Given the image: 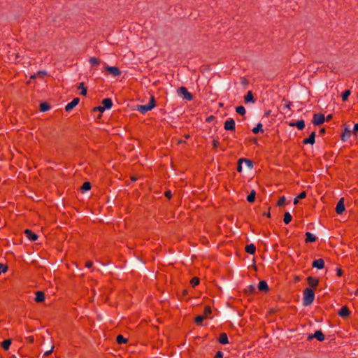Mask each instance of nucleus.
Instances as JSON below:
<instances>
[{
    "mask_svg": "<svg viewBox=\"0 0 358 358\" xmlns=\"http://www.w3.org/2000/svg\"><path fill=\"white\" fill-rule=\"evenodd\" d=\"M315 299V294L313 289L310 288H306L303 290V303L304 306H307L310 305Z\"/></svg>",
    "mask_w": 358,
    "mask_h": 358,
    "instance_id": "obj_1",
    "label": "nucleus"
},
{
    "mask_svg": "<svg viewBox=\"0 0 358 358\" xmlns=\"http://www.w3.org/2000/svg\"><path fill=\"white\" fill-rule=\"evenodd\" d=\"M155 106V100L154 96H151L149 103L146 105H141L138 106V110L142 113H145L146 112L152 110Z\"/></svg>",
    "mask_w": 358,
    "mask_h": 358,
    "instance_id": "obj_2",
    "label": "nucleus"
},
{
    "mask_svg": "<svg viewBox=\"0 0 358 358\" xmlns=\"http://www.w3.org/2000/svg\"><path fill=\"white\" fill-rule=\"evenodd\" d=\"M105 70L107 73L113 76H119L121 75V71L117 66H109L105 64Z\"/></svg>",
    "mask_w": 358,
    "mask_h": 358,
    "instance_id": "obj_3",
    "label": "nucleus"
},
{
    "mask_svg": "<svg viewBox=\"0 0 358 358\" xmlns=\"http://www.w3.org/2000/svg\"><path fill=\"white\" fill-rule=\"evenodd\" d=\"M178 93L179 94H182L184 98L187 101H191L193 99V96L191 93H189L187 88L185 87H180L178 90Z\"/></svg>",
    "mask_w": 358,
    "mask_h": 358,
    "instance_id": "obj_4",
    "label": "nucleus"
},
{
    "mask_svg": "<svg viewBox=\"0 0 358 358\" xmlns=\"http://www.w3.org/2000/svg\"><path fill=\"white\" fill-rule=\"evenodd\" d=\"M325 120V117L322 113H316L313 115V123L315 125L322 124Z\"/></svg>",
    "mask_w": 358,
    "mask_h": 358,
    "instance_id": "obj_5",
    "label": "nucleus"
},
{
    "mask_svg": "<svg viewBox=\"0 0 358 358\" xmlns=\"http://www.w3.org/2000/svg\"><path fill=\"white\" fill-rule=\"evenodd\" d=\"M344 198H341L336 206V212L337 214H342L345 211Z\"/></svg>",
    "mask_w": 358,
    "mask_h": 358,
    "instance_id": "obj_6",
    "label": "nucleus"
},
{
    "mask_svg": "<svg viewBox=\"0 0 358 358\" xmlns=\"http://www.w3.org/2000/svg\"><path fill=\"white\" fill-rule=\"evenodd\" d=\"M224 128L227 131L235 130V121L233 119H229L225 121Z\"/></svg>",
    "mask_w": 358,
    "mask_h": 358,
    "instance_id": "obj_7",
    "label": "nucleus"
},
{
    "mask_svg": "<svg viewBox=\"0 0 358 358\" xmlns=\"http://www.w3.org/2000/svg\"><path fill=\"white\" fill-rule=\"evenodd\" d=\"M80 101L79 98H74L70 103L65 106V110L69 112Z\"/></svg>",
    "mask_w": 358,
    "mask_h": 358,
    "instance_id": "obj_8",
    "label": "nucleus"
},
{
    "mask_svg": "<svg viewBox=\"0 0 358 358\" xmlns=\"http://www.w3.org/2000/svg\"><path fill=\"white\" fill-rule=\"evenodd\" d=\"M313 338H317L319 341H323L325 336L321 331H316L313 335L308 336V340H311Z\"/></svg>",
    "mask_w": 358,
    "mask_h": 358,
    "instance_id": "obj_9",
    "label": "nucleus"
},
{
    "mask_svg": "<svg viewBox=\"0 0 358 358\" xmlns=\"http://www.w3.org/2000/svg\"><path fill=\"white\" fill-rule=\"evenodd\" d=\"M307 282L310 287L315 288L319 284V279L315 277L309 276L307 278Z\"/></svg>",
    "mask_w": 358,
    "mask_h": 358,
    "instance_id": "obj_10",
    "label": "nucleus"
},
{
    "mask_svg": "<svg viewBox=\"0 0 358 358\" xmlns=\"http://www.w3.org/2000/svg\"><path fill=\"white\" fill-rule=\"evenodd\" d=\"M338 315L342 317H348L350 315V312L348 306H343L338 313Z\"/></svg>",
    "mask_w": 358,
    "mask_h": 358,
    "instance_id": "obj_11",
    "label": "nucleus"
},
{
    "mask_svg": "<svg viewBox=\"0 0 358 358\" xmlns=\"http://www.w3.org/2000/svg\"><path fill=\"white\" fill-rule=\"evenodd\" d=\"M24 234H26V236L31 241H34L38 239V236L32 232L30 229H25Z\"/></svg>",
    "mask_w": 358,
    "mask_h": 358,
    "instance_id": "obj_12",
    "label": "nucleus"
},
{
    "mask_svg": "<svg viewBox=\"0 0 358 358\" xmlns=\"http://www.w3.org/2000/svg\"><path fill=\"white\" fill-rule=\"evenodd\" d=\"M312 266L322 269L324 267V261L322 259H318L313 262Z\"/></svg>",
    "mask_w": 358,
    "mask_h": 358,
    "instance_id": "obj_13",
    "label": "nucleus"
},
{
    "mask_svg": "<svg viewBox=\"0 0 358 358\" xmlns=\"http://www.w3.org/2000/svg\"><path fill=\"white\" fill-rule=\"evenodd\" d=\"M45 294L43 292L37 291L36 292V297H35L36 302H37V303L43 302L45 301Z\"/></svg>",
    "mask_w": 358,
    "mask_h": 358,
    "instance_id": "obj_14",
    "label": "nucleus"
},
{
    "mask_svg": "<svg viewBox=\"0 0 358 358\" xmlns=\"http://www.w3.org/2000/svg\"><path fill=\"white\" fill-rule=\"evenodd\" d=\"M315 132L313 131L308 138L303 141V144H313L315 143Z\"/></svg>",
    "mask_w": 358,
    "mask_h": 358,
    "instance_id": "obj_15",
    "label": "nucleus"
},
{
    "mask_svg": "<svg viewBox=\"0 0 358 358\" xmlns=\"http://www.w3.org/2000/svg\"><path fill=\"white\" fill-rule=\"evenodd\" d=\"M258 289L262 292H268V286L265 280H261L258 285Z\"/></svg>",
    "mask_w": 358,
    "mask_h": 358,
    "instance_id": "obj_16",
    "label": "nucleus"
},
{
    "mask_svg": "<svg viewBox=\"0 0 358 358\" xmlns=\"http://www.w3.org/2000/svg\"><path fill=\"white\" fill-rule=\"evenodd\" d=\"M316 239L317 238L314 234H311L310 232L306 233V243H313L316 241Z\"/></svg>",
    "mask_w": 358,
    "mask_h": 358,
    "instance_id": "obj_17",
    "label": "nucleus"
},
{
    "mask_svg": "<svg viewBox=\"0 0 358 358\" xmlns=\"http://www.w3.org/2000/svg\"><path fill=\"white\" fill-rule=\"evenodd\" d=\"M101 104L102 106L104 107V108H107V109H109L112 107L113 106V102H112V100L109 98H106V99H104L102 100L101 101Z\"/></svg>",
    "mask_w": 358,
    "mask_h": 358,
    "instance_id": "obj_18",
    "label": "nucleus"
},
{
    "mask_svg": "<svg viewBox=\"0 0 358 358\" xmlns=\"http://www.w3.org/2000/svg\"><path fill=\"white\" fill-rule=\"evenodd\" d=\"M291 127H296L298 129L302 130L305 127V122L303 120H299L296 122L290 123Z\"/></svg>",
    "mask_w": 358,
    "mask_h": 358,
    "instance_id": "obj_19",
    "label": "nucleus"
},
{
    "mask_svg": "<svg viewBox=\"0 0 358 358\" xmlns=\"http://www.w3.org/2000/svg\"><path fill=\"white\" fill-rule=\"evenodd\" d=\"M219 343L223 345L227 344L229 343L228 337L227 334L222 333L220 334L218 338Z\"/></svg>",
    "mask_w": 358,
    "mask_h": 358,
    "instance_id": "obj_20",
    "label": "nucleus"
},
{
    "mask_svg": "<svg viewBox=\"0 0 358 358\" xmlns=\"http://www.w3.org/2000/svg\"><path fill=\"white\" fill-rule=\"evenodd\" d=\"M245 250L247 253L253 255L255 252L256 248L254 244L251 243L245 246Z\"/></svg>",
    "mask_w": 358,
    "mask_h": 358,
    "instance_id": "obj_21",
    "label": "nucleus"
},
{
    "mask_svg": "<svg viewBox=\"0 0 358 358\" xmlns=\"http://www.w3.org/2000/svg\"><path fill=\"white\" fill-rule=\"evenodd\" d=\"M244 100H245V103H248V102L254 103L255 102V99H254V96H253V94H252V91L250 90L248 92L247 94L244 97Z\"/></svg>",
    "mask_w": 358,
    "mask_h": 358,
    "instance_id": "obj_22",
    "label": "nucleus"
},
{
    "mask_svg": "<svg viewBox=\"0 0 358 358\" xmlns=\"http://www.w3.org/2000/svg\"><path fill=\"white\" fill-rule=\"evenodd\" d=\"M10 344H11V340L6 339L1 343V347L4 350H8L10 348Z\"/></svg>",
    "mask_w": 358,
    "mask_h": 358,
    "instance_id": "obj_23",
    "label": "nucleus"
},
{
    "mask_svg": "<svg viewBox=\"0 0 358 358\" xmlns=\"http://www.w3.org/2000/svg\"><path fill=\"white\" fill-rule=\"evenodd\" d=\"M256 192L255 190H252L250 194L247 196V201L249 203H252L255 200Z\"/></svg>",
    "mask_w": 358,
    "mask_h": 358,
    "instance_id": "obj_24",
    "label": "nucleus"
},
{
    "mask_svg": "<svg viewBox=\"0 0 358 358\" xmlns=\"http://www.w3.org/2000/svg\"><path fill=\"white\" fill-rule=\"evenodd\" d=\"M89 62L92 66H99L101 62L99 59L94 57H91L90 59Z\"/></svg>",
    "mask_w": 358,
    "mask_h": 358,
    "instance_id": "obj_25",
    "label": "nucleus"
},
{
    "mask_svg": "<svg viewBox=\"0 0 358 358\" xmlns=\"http://www.w3.org/2000/svg\"><path fill=\"white\" fill-rule=\"evenodd\" d=\"M78 90H80L81 92L80 94L83 96H85L87 94V87H85L84 83H80L79 85L78 86Z\"/></svg>",
    "mask_w": 358,
    "mask_h": 358,
    "instance_id": "obj_26",
    "label": "nucleus"
},
{
    "mask_svg": "<svg viewBox=\"0 0 358 358\" xmlns=\"http://www.w3.org/2000/svg\"><path fill=\"white\" fill-rule=\"evenodd\" d=\"M292 218L291 214L287 212L284 214L283 221L286 224H288L292 221Z\"/></svg>",
    "mask_w": 358,
    "mask_h": 358,
    "instance_id": "obj_27",
    "label": "nucleus"
},
{
    "mask_svg": "<svg viewBox=\"0 0 358 358\" xmlns=\"http://www.w3.org/2000/svg\"><path fill=\"white\" fill-rule=\"evenodd\" d=\"M50 105L49 103L46 102L41 103L40 104V110L42 112H45L50 109Z\"/></svg>",
    "mask_w": 358,
    "mask_h": 358,
    "instance_id": "obj_28",
    "label": "nucleus"
},
{
    "mask_svg": "<svg viewBox=\"0 0 358 358\" xmlns=\"http://www.w3.org/2000/svg\"><path fill=\"white\" fill-rule=\"evenodd\" d=\"M116 341L118 344H122L126 343L127 342V339L124 338L122 335L120 334L116 337Z\"/></svg>",
    "mask_w": 358,
    "mask_h": 358,
    "instance_id": "obj_29",
    "label": "nucleus"
},
{
    "mask_svg": "<svg viewBox=\"0 0 358 358\" xmlns=\"http://www.w3.org/2000/svg\"><path fill=\"white\" fill-rule=\"evenodd\" d=\"M252 132L254 134H257L259 131L264 132V130L262 129V124L258 123L255 127L252 129Z\"/></svg>",
    "mask_w": 358,
    "mask_h": 358,
    "instance_id": "obj_30",
    "label": "nucleus"
},
{
    "mask_svg": "<svg viewBox=\"0 0 358 358\" xmlns=\"http://www.w3.org/2000/svg\"><path fill=\"white\" fill-rule=\"evenodd\" d=\"M236 112L239 115H244L245 114V108L243 106H237Z\"/></svg>",
    "mask_w": 358,
    "mask_h": 358,
    "instance_id": "obj_31",
    "label": "nucleus"
},
{
    "mask_svg": "<svg viewBox=\"0 0 358 358\" xmlns=\"http://www.w3.org/2000/svg\"><path fill=\"white\" fill-rule=\"evenodd\" d=\"M212 313L211 308L210 306H206L204 308L203 310V316H205V318L209 316Z\"/></svg>",
    "mask_w": 358,
    "mask_h": 358,
    "instance_id": "obj_32",
    "label": "nucleus"
},
{
    "mask_svg": "<svg viewBox=\"0 0 358 358\" xmlns=\"http://www.w3.org/2000/svg\"><path fill=\"white\" fill-rule=\"evenodd\" d=\"M199 282H200V280L199 278L197 277H194L192 278V280H190V284L192 285V286L193 287H194L195 286L198 285L199 284Z\"/></svg>",
    "mask_w": 358,
    "mask_h": 358,
    "instance_id": "obj_33",
    "label": "nucleus"
},
{
    "mask_svg": "<svg viewBox=\"0 0 358 358\" xmlns=\"http://www.w3.org/2000/svg\"><path fill=\"white\" fill-rule=\"evenodd\" d=\"M91 189V184L90 182H85L81 187L83 191H87Z\"/></svg>",
    "mask_w": 358,
    "mask_h": 358,
    "instance_id": "obj_34",
    "label": "nucleus"
},
{
    "mask_svg": "<svg viewBox=\"0 0 358 358\" xmlns=\"http://www.w3.org/2000/svg\"><path fill=\"white\" fill-rule=\"evenodd\" d=\"M255 290L256 289L253 285H249L247 288L245 289V292L247 294H253Z\"/></svg>",
    "mask_w": 358,
    "mask_h": 358,
    "instance_id": "obj_35",
    "label": "nucleus"
},
{
    "mask_svg": "<svg viewBox=\"0 0 358 358\" xmlns=\"http://www.w3.org/2000/svg\"><path fill=\"white\" fill-rule=\"evenodd\" d=\"M205 319V316L203 315H198L195 317L194 322L197 324L201 325L203 320Z\"/></svg>",
    "mask_w": 358,
    "mask_h": 358,
    "instance_id": "obj_36",
    "label": "nucleus"
},
{
    "mask_svg": "<svg viewBox=\"0 0 358 358\" xmlns=\"http://www.w3.org/2000/svg\"><path fill=\"white\" fill-rule=\"evenodd\" d=\"M350 95V90H345L343 94H342V100L343 101H345L348 96Z\"/></svg>",
    "mask_w": 358,
    "mask_h": 358,
    "instance_id": "obj_37",
    "label": "nucleus"
},
{
    "mask_svg": "<svg viewBox=\"0 0 358 358\" xmlns=\"http://www.w3.org/2000/svg\"><path fill=\"white\" fill-rule=\"evenodd\" d=\"M243 161H244V162H247V163H248V164H250V163H251V162H250V160H248V159H240L238 160V168H237V171H238V172H241V171L242 167H241V162H243Z\"/></svg>",
    "mask_w": 358,
    "mask_h": 358,
    "instance_id": "obj_38",
    "label": "nucleus"
},
{
    "mask_svg": "<svg viewBox=\"0 0 358 358\" xmlns=\"http://www.w3.org/2000/svg\"><path fill=\"white\" fill-rule=\"evenodd\" d=\"M285 196H281L278 202H277V205L278 206H282L284 203H285Z\"/></svg>",
    "mask_w": 358,
    "mask_h": 358,
    "instance_id": "obj_39",
    "label": "nucleus"
},
{
    "mask_svg": "<svg viewBox=\"0 0 358 358\" xmlns=\"http://www.w3.org/2000/svg\"><path fill=\"white\" fill-rule=\"evenodd\" d=\"M8 270V267L0 263V274L5 273Z\"/></svg>",
    "mask_w": 358,
    "mask_h": 358,
    "instance_id": "obj_40",
    "label": "nucleus"
},
{
    "mask_svg": "<svg viewBox=\"0 0 358 358\" xmlns=\"http://www.w3.org/2000/svg\"><path fill=\"white\" fill-rule=\"evenodd\" d=\"M93 110L94 111H99L101 113H103L104 110H105V108L103 106H98V107H94L93 108Z\"/></svg>",
    "mask_w": 358,
    "mask_h": 358,
    "instance_id": "obj_41",
    "label": "nucleus"
},
{
    "mask_svg": "<svg viewBox=\"0 0 358 358\" xmlns=\"http://www.w3.org/2000/svg\"><path fill=\"white\" fill-rule=\"evenodd\" d=\"M350 136V131L345 129V133L343 134V140H345V138H349Z\"/></svg>",
    "mask_w": 358,
    "mask_h": 358,
    "instance_id": "obj_42",
    "label": "nucleus"
},
{
    "mask_svg": "<svg viewBox=\"0 0 358 358\" xmlns=\"http://www.w3.org/2000/svg\"><path fill=\"white\" fill-rule=\"evenodd\" d=\"M25 339H26V341L29 343H33L34 341V338L32 336H27L25 338Z\"/></svg>",
    "mask_w": 358,
    "mask_h": 358,
    "instance_id": "obj_43",
    "label": "nucleus"
},
{
    "mask_svg": "<svg viewBox=\"0 0 358 358\" xmlns=\"http://www.w3.org/2000/svg\"><path fill=\"white\" fill-rule=\"evenodd\" d=\"M306 192L303 191L296 197L299 199H302L306 198Z\"/></svg>",
    "mask_w": 358,
    "mask_h": 358,
    "instance_id": "obj_44",
    "label": "nucleus"
},
{
    "mask_svg": "<svg viewBox=\"0 0 358 358\" xmlns=\"http://www.w3.org/2000/svg\"><path fill=\"white\" fill-rule=\"evenodd\" d=\"M220 145V143L217 140L214 139L213 141V146L214 149H217Z\"/></svg>",
    "mask_w": 358,
    "mask_h": 358,
    "instance_id": "obj_45",
    "label": "nucleus"
},
{
    "mask_svg": "<svg viewBox=\"0 0 358 358\" xmlns=\"http://www.w3.org/2000/svg\"><path fill=\"white\" fill-rule=\"evenodd\" d=\"M223 352L221 351H217L214 357V358H222Z\"/></svg>",
    "mask_w": 358,
    "mask_h": 358,
    "instance_id": "obj_46",
    "label": "nucleus"
},
{
    "mask_svg": "<svg viewBox=\"0 0 358 358\" xmlns=\"http://www.w3.org/2000/svg\"><path fill=\"white\" fill-rule=\"evenodd\" d=\"M164 195L166 198L168 199H171L172 197V194H171V192L168 190V191H166L165 193H164Z\"/></svg>",
    "mask_w": 358,
    "mask_h": 358,
    "instance_id": "obj_47",
    "label": "nucleus"
},
{
    "mask_svg": "<svg viewBox=\"0 0 358 358\" xmlns=\"http://www.w3.org/2000/svg\"><path fill=\"white\" fill-rule=\"evenodd\" d=\"M37 75L41 78H43V76H46L47 75V73L44 71H39L38 73H37Z\"/></svg>",
    "mask_w": 358,
    "mask_h": 358,
    "instance_id": "obj_48",
    "label": "nucleus"
},
{
    "mask_svg": "<svg viewBox=\"0 0 358 358\" xmlns=\"http://www.w3.org/2000/svg\"><path fill=\"white\" fill-rule=\"evenodd\" d=\"M93 265V263L92 261H87L86 263H85V267L87 268H91Z\"/></svg>",
    "mask_w": 358,
    "mask_h": 358,
    "instance_id": "obj_49",
    "label": "nucleus"
},
{
    "mask_svg": "<svg viewBox=\"0 0 358 358\" xmlns=\"http://www.w3.org/2000/svg\"><path fill=\"white\" fill-rule=\"evenodd\" d=\"M54 346H52L51 349L44 353V356H48L52 352Z\"/></svg>",
    "mask_w": 358,
    "mask_h": 358,
    "instance_id": "obj_50",
    "label": "nucleus"
},
{
    "mask_svg": "<svg viewBox=\"0 0 358 358\" xmlns=\"http://www.w3.org/2000/svg\"><path fill=\"white\" fill-rule=\"evenodd\" d=\"M357 131H358V123L355 124L353 129V132L355 134H356Z\"/></svg>",
    "mask_w": 358,
    "mask_h": 358,
    "instance_id": "obj_51",
    "label": "nucleus"
},
{
    "mask_svg": "<svg viewBox=\"0 0 358 358\" xmlns=\"http://www.w3.org/2000/svg\"><path fill=\"white\" fill-rule=\"evenodd\" d=\"M336 273L338 276H341L343 275V271L341 270V268H338Z\"/></svg>",
    "mask_w": 358,
    "mask_h": 358,
    "instance_id": "obj_52",
    "label": "nucleus"
},
{
    "mask_svg": "<svg viewBox=\"0 0 358 358\" xmlns=\"http://www.w3.org/2000/svg\"><path fill=\"white\" fill-rule=\"evenodd\" d=\"M325 131H326L325 129H324V128H322V129H320V130L319 131V134H320V135H323L324 134H325Z\"/></svg>",
    "mask_w": 358,
    "mask_h": 358,
    "instance_id": "obj_53",
    "label": "nucleus"
},
{
    "mask_svg": "<svg viewBox=\"0 0 358 358\" xmlns=\"http://www.w3.org/2000/svg\"><path fill=\"white\" fill-rule=\"evenodd\" d=\"M287 103H286V107L288 108H290V106L292 105V103L290 101H286Z\"/></svg>",
    "mask_w": 358,
    "mask_h": 358,
    "instance_id": "obj_54",
    "label": "nucleus"
},
{
    "mask_svg": "<svg viewBox=\"0 0 358 358\" xmlns=\"http://www.w3.org/2000/svg\"><path fill=\"white\" fill-rule=\"evenodd\" d=\"M331 118H332V115H327L326 120H327V121H329Z\"/></svg>",
    "mask_w": 358,
    "mask_h": 358,
    "instance_id": "obj_55",
    "label": "nucleus"
},
{
    "mask_svg": "<svg viewBox=\"0 0 358 358\" xmlns=\"http://www.w3.org/2000/svg\"><path fill=\"white\" fill-rule=\"evenodd\" d=\"M298 200H299V199H298L297 197H296V198L294 199V204H295V205H296V204H297V203H298V202H299V201H298Z\"/></svg>",
    "mask_w": 358,
    "mask_h": 358,
    "instance_id": "obj_56",
    "label": "nucleus"
},
{
    "mask_svg": "<svg viewBox=\"0 0 358 358\" xmlns=\"http://www.w3.org/2000/svg\"><path fill=\"white\" fill-rule=\"evenodd\" d=\"M264 215H266V217H271V213H270L269 212H268V213H264Z\"/></svg>",
    "mask_w": 358,
    "mask_h": 358,
    "instance_id": "obj_57",
    "label": "nucleus"
},
{
    "mask_svg": "<svg viewBox=\"0 0 358 358\" xmlns=\"http://www.w3.org/2000/svg\"><path fill=\"white\" fill-rule=\"evenodd\" d=\"M131 180L132 181H136V180H137V178H136V177H134V176H131Z\"/></svg>",
    "mask_w": 358,
    "mask_h": 358,
    "instance_id": "obj_58",
    "label": "nucleus"
},
{
    "mask_svg": "<svg viewBox=\"0 0 358 358\" xmlns=\"http://www.w3.org/2000/svg\"><path fill=\"white\" fill-rule=\"evenodd\" d=\"M36 78V75H35V74L34 75H31V77H30L31 79H35Z\"/></svg>",
    "mask_w": 358,
    "mask_h": 358,
    "instance_id": "obj_59",
    "label": "nucleus"
},
{
    "mask_svg": "<svg viewBox=\"0 0 358 358\" xmlns=\"http://www.w3.org/2000/svg\"><path fill=\"white\" fill-rule=\"evenodd\" d=\"M185 138H187V139L189 138V134L185 135Z\"/></svg>",
    "mask_w": 358,
    "mask_h": 358,
    "instance_id": "obj_60",
    "label": "nucleus"
},
{
    "mask_svg": "<svg viewBox=\"0 0 358 358\" xmlns=\"http://www.w3.org/2000/svg\"><path fill=\"white\" fill-rule=\"evenodd\" d=\"M182 143V141H178V143Z\"/></svg>",
    "mask_w": 358,
    "mask_h": 358,
    "instance_id": "obj_61",
    "label": "nucleus"
},
{
    "mask_svg": "<svg viewBox=\"0 0 358 358\" xmlns=\"http://www.w3.org/2000/svg\"><path fill=\"white\" fill-rule=\"evenodd\" d=\"M186 293H187V292H186V290H185V291L183 292V294H186Z\"/></svg>",
    "mask_w": 358,
    "mask_h": 358,
    "instance_id": "obj_62",
    "label": "nucleus"
}]
</instances>
